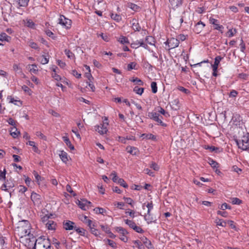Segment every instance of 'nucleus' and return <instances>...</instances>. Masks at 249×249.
I'll list each match as a JSON object with an SVG mask.
<instances>
[{
    "label": "nucleus",
    "instance_id": "obj_1",
    "mask_svg": "<svg viewBox=\"0 0 249 249\" xmlns=\"http://www.w3.org/2000/svg\"><path fill=\"white\" fill-rule=\"evenodd\" d=\"M239 148L242 150H247L249 149V133L244 134L241 139H234Z\"/></svg>",
    "mask_w": 249,
    "mask_h": 249
},
{
    "label": "nucleus",
    "instance_id": "obj_2",
    "mask_svg": "<svg viewBox=\"0 0 249 249\" xmlns=\"http://www.w3.org/2000/svg\"><path fill=\"white\" fill-rule=\"evenodd\" d=\"M36 244H35L34 249H51V242L49 238L45 236H40L36 240Z\"/></svg>",
    "mask_w": 249,
    "mask_h": 249
},
{
    "label": "nucleus",
    "instance_id": "obj_3",
    "mask_svg": "<svg viewBox=\"0 0 249 249\" xmlns=\"http://www.w3.org/2000/svg\"><path fill=\"white\" fill-rule=\"evenodd\" d=\"M36 239L33 234H30V236L25 237V244L28 248L35 249V244H36Z\"/></svg>",
    "mask_w": 249,
    "mask_h": 249
},
{
    "label": "nucleus",
    "instance_id": "obj_4",
    "mask_svg": "<svg viewBox=\"0 0 249 249\" xmlns=\"http://www.w3.org/2000/svg\"><path fill=\"white\" fill-rule=\"evenodd\" d=\"M59 21V23L65 27L66 29H68L71 28V20L66 18L64 16H60Z\"/></svg>",
    "mask_w": 249,
    "mask_h": 249
},
{
    "label": "nucleus",
    "instance_id": "obj_5",
    "mask_svg": "<svg viewBox=\"0 0 249 249\" xmlns=\"http://www.w3.org/2000/svg\"><path fill=\"white\" fill-rule=\"evenodd\" d=\"M29 226H28V228L24 226L18 227V231L20 233L21 238L30 236L31 234L30 229H29Z\"/></svg>",
    "mask_w": 249,
    "mask_h": 249
},
{
    "label": "nucleus",
    "instance_id": "obj_6",
    "mask_svg": "<svg viewBox=\"0 0 249 249\" xmlns=\"http://www.w3.org/2000/svg\"><path fill=\"white\" fill-rule=\"evenodd\" d=\"M165 44L168 45L169 47V50L171 49L175 48L178 46L179 42L178 40V39L172 37L170 39H168Z\"/></svg>",
    "mask_w": 249,
    "mask_h": 249
},
{
    "label": "nucleus",
    "instance_id": "obj_7",
    "mask_svg": "<svg viewBox=\"0 0 249 249\" xmlns=\"http://www.w3.org/2000/svg\"><path fill=\"white\" fill-rule=\"evenodd\" d=\"M210 23L214 26V29L215 30H218L221 32V33H223L221 29L224 28V27L222 25H220L219 24V21L217 19H215L211 17L209 18Z\"/></svg>",
    "mask_w": 249,
    "mask_h": 249
},
{
    "label": "nucleus",
    "instance_id": "obj_8",
    "mask_svg": "<svg viewBox=\"0 0 249 249\" xmlns=\"http://www.w3.org/2000/svg\"><path fill=\"white\" fill-rule=\"evenodd\" d=\"M105 123H103L101 124L100 125L95 126V131H97L101 135L106 134L107 131V127L105 125Z\"/></svg>",
    "mask_w": 249,
    "mask_h": 249
},
{
    "label": "nucleus",
    "instance_id": "obj_9",
    "mask_svg": "<svg viewBox=\"0 0 249 249\" xmlns=\"http://www.w3.org/2000/svg\"><path fill=\"white\" fill-rule=\"evenodd\" d=\"M205 24L201 21L198 22L194 26L193 30L196 34H199L203 29Z\"/></svg>",
    "mask_w": 249,
    "mask_h": 249
},
{
    "label": "nucleus",
    "instance_id": "obj_10",
    "mask_svg": "<svg viewBox=\"0 0 249 249\" xmlns=\"http://www.w3.org/2000/svg\"><path fill=\"white\" fill-rule=\"evenodd\" d=\"M75 223L70 220H67L66 222H63V228L66 230H74L75 226L74 225Z\"/></svg>",
    "mask_w": 249,
    "mask_h": 249
},
{
    "label": "nucleus",
    "instance_id": "obj_11",
    "mask_svg": "<svg viewBox=\"0 0 249 249\" xmlns=\"http://www.w3.org/2000/svg\"><path fill=\"white\" fill-rule=\"evenodd\" d=\"M31 199L34 204H39L41 202V196L39 195L35 192H32L31 196Z\"/></svg>",
    "mask_w": 249,
    "mask_h": 249
},
{
    "label": "nucleus",
    "instance_id": "obj_12",
    "mask_svg": "<svg viewBox=\"0 0 249 249\" xmlns=\"http://www.w3.org/2000/svg\"><path fill=\"white\" fill-rule=\"evenodd\" d=\"M141 240L143 244L148 249H154V247L152 245L151 241L146 237H143Z\"/></svg>",
    "mask_w": 249,
    "mask_h": 249
},
{
    "label": "nucleus",
    "instance_id": "obj_13",
    "mask_svg": "<svg viewBox=\"0 0 249 249\" xmlns=\"http://www.w3.org/2000/svg\"><path fill=\"white\" fill-rule=\"evenodd\" d=\"M46 227L49 230H54L56 224L52 220L48 221L45 223Z\"/></svg>",
    "mask_w": 249,
    "mask_h": 249
},
{
    "label": "nucleus",
    "instance_id": "obj_14",
    "mask_svg": "<svg viewBox=\"0 0 249 249\" xmlns=\"http://www.w3.org/2000/svg\"><path fill=\"white\" fill-rule=\"evenodd\" d=\"M173 8H177L182 5V0H169Z\"/></svg>",
    "mask_w": 249,
    "mask_h": 249
},
{
    "label": "nucleus",
    "instance_id": "obj_15",
    "mask_svg": "<svg viewBox=\"0 0 249 249\" xmlns=\"http://www.w3.org/2000/svg\"><path fill=\"white\" fill-rule=\"evenodd\" d=\"M10 135L14 138H16L20 134V132L18 130L16 126L12 127L10 130Z\"/></svg>",
    "mask_w": 249,
    "mask_h": 249
},
{
    "label": "nucleus",
    "instance_id": "obj_16",
    "mask_svg": "<svg viewBox=\"0 0 249 249\" xmlns=\"http://www.w3.org/2000/svg\"><path fill=\"white\" fill-rule=\"evenodd\" d=\"M223 58L220 55L215 57L214 58V64L212 65V68H214V69H218L220 62Z\"/></svg>",
    "mask_w": 249,
    "mask_h": 249
},
{
    "label": "nucleus",
    "instance_id": "obj_17",
    "mask_svg": "<svg viewBox=\"0 0 249 249\" xmlns=\"http://www.w3.org/2000/svg\"><path fill=\"white\" fill-rule=\"evenodd\" d=\"M59 157L63 162L66 163L68 161V154L66 152L61 151L59 154Z\"/></svg>",
    "mask_w": 249,
    "mask_h": 249
},
{
    "label": "nucleus",
    "instance_id": "obj_18",
    "mask_svg": "<svg viewBox=\"0 0 249 249\" xmlns=\"http://www.w3.org/2000/svg\"><path fill=\"white\" fill-rule=\"evenodd\" d=\"M85 199H82L81 200H77L76 204L79 207L83 210H86L87 209V206L85 201H84Z\"/></svg>",
    "mask_w": 249,
    "mask_h": 249
},
{
    "label": "nucleus",
    "instance_id": "obj_19",
    "mask_svg": "<svg viewBox=\"0 0 249 249\" xmlns=\"http://www.w3.org/2000/svg\"><path fill=\"white\" fill-rule=\"evenodd\" d=\"M83 222L87 224L89 228H91L92 227H95V223L93 222L90 219H88V217L86 216H84V219L83 220Z\"/></svg>",
    "mask_w": 249,
    "mask_h": 249
},
{
    "label": "nucleus",
    "instance_id": "obj_20",
    "mask_svg": "<svg viewBox=\"0 0 249 249\" xmlns=\"http://www.w3.org/2000/svg\"><path fill=\"white\" fill-rule=\"evenodd\" d=\"M11 39V37L8 36L6 33H2L0 35V41H5L9 42Z\"/></svg>",
    "mask_w": 249,
    "mask_h": 249
},
{
    "label": "nucleus",
    "instance_id": "obj_21",
    "mask_svg": "<svg viewBox=\"0 0 249 249\" xmlns=\"http://www.w3.org/2000/svg\"><path fill=\"white\" fill-rule=\"evenodd\" d=\"M63 141L65 142L67 146H68L71 150L74 149V146L71 144L69 138L68 137L64 136L62 138Z\"/></svg>",
    "mask_w": 249,
    "mask_h": 249
},
{
    "label": "nucleus",
    "instance_id": "obj_22",
    "mask_svg": "<svg viewBox=\"0 0 249 249\" xmlns=\"http://www.w3.org/2000/svg\"><path fill=\"white\" fill-rule=\"evenodd\" d=\"M126 149L127 150V152L132 155H136L138 152V149L135 147H127Z\"/></svg>",
    "mask_w": 249,
    "mask_h": 249
},
{
    "label": "nucleus",
    "instance_id": "obj_23",
    "mask_svg": "<svg viewBox=\"0 0 249 249\" xmlns=\"http://www.w3.org/2000/svg\"><path fill=\"white\" fill-rule=\"evenodd\" d=\"M53 216V214H45V215H41V221L43 223H46L48 221L50 220V219L51 218V217Z\"/></svg>",
    "mask_w": 249,
    "mask_h": 249
},
{
    "label": "nucleus",
    "instance_id": "obj_24",
    "mask_svg": "<svg viewBox=\"0 0 249 249\" xmlns=\"http://www.w3.org/2000/svg\"><path fill=\"white\" fill-rule=\"evenodd\" d=\"M237 33V30L234 29H230L226 33V36L228 37H231L233 36Z\"/></svg>",
    "mask_w": 249,
    "mask_h": 249
},
{
    "label": "nucleus",
    "instance_id": "obj_25",
    "mask_svg": "<svg viewBox=\"0 0 249 249\" xmlns=\"http://www.w3.org/2000/svg\"><path fill=\"white\" fill-rule=\"evenodd\" d=\"M74 230L78 233L80 235L85 236L86 233V230L81 228H78L75 226Z\"/></svg>",
    "mask_w": 249,
    "mask_h": 249
},
{
    "label": "nucleus",
    "instance_id": "obj_26",
    "mask_svg": "<svg viewBox=\"0 0 249 249\" xmlns=\"http://www.w3.org/2000/svg\"><path fill=\"white\" fill-rule=\"evenodd\" d=\"M39 59L40 63L43 65L46 64L49 62V58L45 55H41Z\"/></svg>",
    "mask_w": 249,
    "mask_h": 249
},
{
    "label": "nucleus",
    "instance_id": "obj_27",
    "mask_svg": "<svg viewBox=\"0 0 249 249\" xmlns=\"http://www.w3.org/2000/svg\"><path fill=\"white\" fill-rule=\"evenodd\" d=\"M172 108L174 110H177L179 108V100L178 99H175L172 102Z\"/></svg>",
    "mask_w": 249,
    "mask_h": 249
},
{
    "label": "nucleus",
    "instance_id": "obj_28",
    "mask_svg": "<svg viewBox=\"0 0 249 249\" xmlns=\"http://www.w3.org/2000/svg\"><path fill=\"white\" fill-rule=\"evenodd\" d=\"M204 148L207 150H209L211 152L214 151L216 153L219 152V148L213 146L205 145Z\"/></svg>",
    "mask_w": 249,
    "mask_h": 249
},
{
    "label": "nucleus",
    "instance_id": "obj_29",
    "mask_svg": "<svg viewBox=\"0 0 249 249\" xmlns=\"http://www.w3.org/2000/svg\"><path fill=\"white\" fill-rule=\"evenodd\" d=\"M89 229L90 232L94 235H95L96 237H101L100 231L97 229H95V227H92Z\"/></svg>",
    "mask_w": 249,
    "mask_h": 249
},
{
    "label": "nucleus",
    "instance_id": "obj_30",
    "mask_svg": "<svg viewBox=\"0 0 249 249\" xmlns=\"http://www.w3.org/2000/svg\"><path fill=\"white\" fill-rule=\"evenodd\" d=\"M129 80L132 82L136 83L137 84L140 86H143L144 84L143 82L137 77H132Z\"/></svg>",
    "mask_w": 249,
    "mask_h": 249
},
{
    "label": "nucleus",
    "instance_id": "obj_31",
    "mask_svg": "<svg viewBox=\"0 0 249 249\" xmlns=\"http://www.w3.org/2000/svg\"><path fill=\"white\" fill-rule=\"evenodd\" d=\"M128 7L135 12L138 11L140 9H141L140 6L133 3H128Z\"/></svg>",
    "mask_w": 249,
    "mask_h": 249
},
{
    "label": "nucleus",
    "instance_id": "obj_32",
    "mask_svg": "<svg viewBox=\"0 0 249 249\" xmlns=\"http://www.w3.org/2000/svg\"><path fill=\"white\" fill-rule=\"evenodd\" d=\"M124 221L125 223L129 227V228H130L132 229H133L134 228V227H135L136 226V224H135V223L132 220H128V219H124Z\"/></svg>",
    "mask_w": 249,
    "mask_h": 249
},
{
    "label": "nucleus",
    "instance_id": "obj_33",
    "mask_svg": "<svg viewBox=\"0 0 249 249\" xmlns=\"http://www.w3.org/2000/svg\"><path fill=\"white\" fill-rule=\"evenodd\" d=\"M29 1V0H16L18 4L22 7H26L28 4Z\"/></svg>",
    "mask_w": 249,
    "mask_h": 249
},
{
    "label": "nucleus",
    "instance_id": "obj_34",
    "mask_svg": "<svg viewBox=\"0 0 249 249\" xmlns=\"http://www.w3.org/2000/svg\"><path fill=\"white\" fill-rule=\"evenodd\" d=\"M144 219L147 221L148 224L151 223L152 222L156 223V219H154L153 217L150 215H145L144 217Z\"/></svg>",
    "mask_w": 249,
    "mask_h": 249
},
{
    "label": "nucleus",
    "instance_id": "obj_35",
    "mask_svg": "<svg viewBox=\"0 0 249 249\" xmlns=\"http://www.w3.org/2000/svg\"><path fill=\"white\" fill-rule=\"evenodd\" d=\"M142 137H143L144 138H146L148 140H155L156 139V136L152 134H142Z\"/></svg>",
    "mask_w": 249,
    "mask_h": 249
},
{
    "label": "nucleus",
    "instance_id": "obj_36",
    "mask_svg": "<svg viewBox=\"0 0 249 249\" xmlns=\"http://www.w3.org/2000/svg\"><path fill=\"white\" fill-rule=\"evenodd\" d=\"M148 116L150 119L155 121L157 118L160 116V115L159 113L157 112H149L148 114Z\"/></svg>",
    "mask_w": 249,
    "mask_h": 249
},
{
    "label": "nucleus",
    "instance_id": "obj_37",
    "mask_svg": "<svg viewBox=\"0 0 249 249\" xmlns=\"http://www.w3.org/2000/svg\"><path fill=\"white\" fill-rule=\"evenodd\" d=\"M133 91L136 93H137V94H139L140 95H141L143 93V92L144 88H139L138 86H136V87H134V88L133 89Z\"/></svg>",
    "mask_w": 249,
    "mask_h": 249
},
{
    "label": "nucleus",
    "instance_id": "obj_38",
    "mask_svg": "<svg viewBox=\"0 0 249 249\" xmlns=\"http://www.w3.org/2000/svg\"><path fill=\"white\" fill-rule=\"evenodd\" d=\"M110 16L112 19L116 21L117 22H119L122 20V17L120 15L111 13Z\"/></svg>",
    "mask_w": 249,
    "mask_h": 249
},
{
    "label": "nucleus",
    "instance_id": "obj_39",
    "mask_svg": "<svg viewBox=\"0 0 249 249\" xmlns=\"http://www.w3.org/2000/svg\"><path fill=\"white\" fill-rule=\"evenodd\" d=\"M116 231L121 233L122 235H124L128 233V231L125 229L121 227H116Z\"/></svg>",
    "mask_w": 249,
    "mask_h": 249
},
{
    "label": "nucleus",
    "instance_id": "obj_40",
    "mask_svg": "<svg viewBox=\"0 0 249 249\" xmlns=\"http://www.w3.org/2000/svg\"><path fill=\"white\" fill-rule=\"evenodd\" d=\"M118 41L123 44H128L129 43L128 38L124 36H121Z\"/></svg>",
    "mask_w": 249,
    "mask_h": 249
},
{
    "label": "nucleus",
    "instance_id": "obj_41",
    "mask_svg": "<svg viewBox=\"0 0 249 249\" xmlns=\"http://www.w3.org/2000/svg\"><path fill=\"white\" fill-rule=\"evenodd\" d=\"M141 41V39L140 40H137L135 41H133L131 44V47L135 49L138 48L139 46H140Z\"/></svg>",
    "mask_w": 249,
    "mask_h": 249
},
{
    "label": "nucleus",
    "instance_id": "obj_42",
    "mask_svg": "<svg viewBox=\"0 0 249 249\" xmlns=\"http://www.w3.org/2000/svg\"><path fill=\"white\" fill-rule=\"evenodd\" d=\"M106 242L108 244L109 246H110L112 248L116 249L117 248L116 243L113 240H111L110 239H107L106 240Z\"/></svg>",
    "mask_w": 249,
    "mask_h": 249
},
{
    "label": "nucleus",
    "instance_id": "obj_43",
    "mask_svg": "<svg viewBox=\"0 0 249 249\" xmlns=\"http://www.w3.org/2000/svg\"><path fill=\"white\" fill-rule=\"evenodd\" d=\"M151 87L152 89V92L156 93L157 92L158 88L157 86V83L156 82H152L151 84Z\"/></svg>",
    "mask_w": 249,
    "mask_h": 249
},
{
    "label": "nucleus",
    "instance_id": "obj_44",
    "mask_svg": "<svg viewBox=\"0 0 249 249\" xmlns=\"http://www.w3.org/2000/svg\"><path fill=\"white\" fill-rule=\"evenodd\" d=\"M64 52L68 58L72 59L74 57V54L70 50L66 49Z\"/></svg>",
    "mask_w": 249,
    "mask_h": 249
},
{
    "label": "nucleus",
    "instance_id": "obj_45",
    "mask_svg": "<svg viewBox=\"0 0 249 249\" xmlns=\"http://www.w3.org/2000/svg\"><path fill=\"white\" fill-rule=\"evenodd\" d=\"M137 64L135 62H131L130 63L128 64L127 65V70L128 71H130L132 69H137L136 68Z\"/></svg>",
    "mask_w": 249,
    "mask_h": 249
},
{
    "label": "nucleus",
    "instance_id": "obj_46",
    "mask_svg": "<svg viewBox=\"0 0 249 249\" xmlns=\"http://www.w3.org/2000/svg\"><path fill=\"white\" fill-rule=\"evenodd\" d=\"M218 208L222 210H225L226 209H231V206H230L226 203H224L220 206H219Z\"/></svg>",
    "mask_w": 249,
    "mask_h": 249
},
{
    "label": "nucleus",
    "instance_id": "obj_47",
    "mask_svg": "<svg viewBox=\"0 0 249 249\" xmlns=\"http://www.w3.org/2000/svg\"><path fill=\"white\" fill-rule=\"evenodd\" d=\"M117 183L123 186L124 188H127L128 185L125 183L124 180L123 178H119Z\"/></svg>",
    "mask_w": 249,
    "mask_h": 249
},
{
    "label": "nucleus",
    "instance_id": "obj_48",
    "mask_svg": "<svg viewBox=\"0 0 249 249\" xmlns=\"http://www.w3.org/2000/svg\"><path fill=\"white\" fill-rule=\"evenodd\" d=\"M33 174L35 177L36 179L38 184H39L40 181L41 180L42 177L40 176H39L38 174V173L35 171H34Z\"/></svg>",
    "mask_w": 249,
    "mask_h": 249
},
{
    "label": "nucleus",
    "instance_id": "obj_49",
    "mask_svg": "<svg viewBox=\"0 0 249 249\" xmlns=\"http://www.w3.org/2000/svg\"><path fill=\"white\" fill-rule=\"evenodd\" d=\"M46 34L49 36L50 37L52 38L53 39H55L56 37L54 36V34L50 30H48L46 31Z\"/></svg>",
    "mask_w": 249,
    "mask_h": 249
},
{
    "label": "nucleus",
    "instance_id": "obj_50",
    "mask_svg": "<svg viewBox=\"0 0 249 249\" xmlns=\"http://www.w3.org/2000/svg\"><path fill=\"white\" fill-rule=\"evenodd\" d=\"M134 244L136 245V247L139 249H143L144 247L143 246V245L142 244L141 242L139 240H135L134 242Z\"/></svg>",
    "mask_w": 249,
    "mask_h": 249
},
{
    "label": "nucleus",
    "instance_id": "obj_51",
    "mask_svg": "<svg viewBox=\"0 0 249 249\" xmlns=\"http://www.w3.org/2000/svg\"><path fill=\"white\" fill-rule=\"evenodd\" d=\"M242 201L237 197H234L232 199V203L233 204L240 205L242 203Z\"/></svg>",
    "mask_w": 249,
    "mask_h": 249
},
{
    "label": "nucleus",
    "instance_id": "obj_52",
    "mask_svg": "<svg viewBox=\"0 0 249 249\" xmlns=\"http://www.w3.org/2000/svg\"><path fill=\"white\" fill-rule=\"evenodd\" d=\"M216 225L222 226V227H226V222L224 221L223 219H219L218 221L216 222Z\"/></svg>",
    "mask_w": 249,
    "mask_h": 249
},
{
    "label": "nucleus",
    "instance_id": "obj_53",
    "mask_svg": "<svg viewBox=\"0 0 249 249\" xmlns=\"http://www.w3.org/2000/svg\"><path fill=\"white\" fill-rule=\"evenodd\" d=\"M132 27L133 28V29L135 31H140L141 29V26H140V24L139 23V22H138L137 23H136V24L133 25L132 26Z\"/></svg>",
    "mask_w": 249,
    "mask_h": 249
},
{
    "label": "nucleus",
    "instance_id": "obj_54",
    "mask_svg": "<svg viewBox=\"0 0 249 249\" xmlns=\"http://www.w3.org/2000/svg\"><path fill=\"white\" fill-rule=\"evenodd\" d=\"M187 36H185L183 34H180L178 35L177 37V39L179 42V41H184L186 39Z\"/></svg>",
    "mask_w": 249,
    "mask_h": 249
},
{
    "label": "nucleus",
    "instance_id": "obj_55",
    "mask_svg": "<svg viewBox=\"0 0 249 249\" xmlns=\"http://www.w3.org/2000/svg\"><path fill=\"white\" fill-rule=\"evenodd\" d=\"M209 163L213 168H214L217 167L218 163L213 160L210 159Z\"/></svg>",
    "mask_w": 249,
    "mask_h": 249
},
{
    "label": "nucleus",
    "instance_id": "obj_56",
    "mask_svg": "<svg viewBox=\"0 0 249 249\" xmlns=\"http://www.w3.org/2000/svg\"><path fill=\"white\" fill-rule=\"evenodd\" d=\"M101 226V228L102 229V230L104 231L106 233H110V228L107 226H105V225H100Z\"/></svg>",
    "mask_w": 249,
    "mask_h": 249
},
{
    "label": "nucleus",
    "instance_id": "obj_57",
    "mask_svg": "<svg viewBox=\"0 0 249 249\" xmlns=\"http://www.w3.org/2000/svg\"><path fill=\"white\" fill-rule=\"evenodd\" d=\"M155 121L157 122L159 124H160L162 126L166 127L167 126V124L165 123H163L161 119H160V116L157 118Z\"/></svg>",
    "mask_w": 249,
    "mask_h": 249
},
{
    "label": "nucleus",
    "instance_id": "obj_58",
    "mask_svg": "<svg viewBox=\"0 0 249 249\" xmlns=\"http://www.w3.org/2000/svg\"><path fill=\"white\" fill-rule=\"evenodd\" d=\"M240 51L243 52L245 53V51L246 50V45L244 43L243 40L242 39H241V43L240 44Z\"/></svg>",
    "mask_w": 249,
    "mask_h": 249
},
{
    "label": "nucleus",
    "instance_id": "obj_59",
    "mask_svg": "<svg viewBox=\"0 0 249 249\" xmlns=\"http://www.w3.org/2000/svg\"><path fill=\"white\" fill-rule=\"evenodd\" d=\"M94 211L96 212V213L100 214H103L106 212L105 209L102 208H96Z\"/></svg>",
    "mask_w": 249,
    "mask_h": 249
},
{
    "label": "nucleus",
    "instance_id": "obj_60",
    "mask_svg": "<svg viewBox=\"0 0 249 249\" xmlns=\"http://www.w3.org/2000/svg\"><path fill=\"white\" fill-rule=\"evenodd\" d=\"M178 89L179 91H182V92H183L184 93L187 94L190 93V91L188 89H185V88H184V87H183L182 86H179L178 88Z\"/></svg>",
    "mask_w": 249,
    "mask_h": 249
},
{
    "label": "nucleus",
    "instance_id": "obj_61",
    "mask_svg": "<svg viewBox=\"0 0 249 249\" xmlns=\"http://www.w3.org/2000/svg\"><path fill=\"white\" fill-rule=\"evenodd\" d=\"M110 176L111 177H112V179L113 181L114 182H117L119 178H118V177L117 176L116 173L114 171L113 172H112Z\"/></svg>",
    "mask_w": 249,
    "mask_h": 249
},
{
    "label": "nucleus",
    "instance_id": "obj_62",
    "mask_svg": "<svg viewBox=\"0 0 249 249\" xmlns=\"http://www.w3.org/2000/svg\"><path fill=\"white\" fill-rule=\"evenodd\" d=\"M18 188L19 192L21 193H24L27 190V188L23 185H20Z\"/></svg>",
    "mask_w": 249,
    "mask_h": 249
},
{
    "label": "nucleus",
    "instance_id": "obj_63",
    "mask_svg": "<svg viewBox=\"0 0 249 249\" xmlns=\"http://www.w3.org/2000/svg\"><path fill=\"white\" fill-rule=\"evenodd\" d=\"M31 66L33 68L30 69V72L31 73H36L37 71V65L36 64H33Z\"/></svg>",
    "mask_w": 249,
    "mask_h": 249
},
{
    "label": "nucleus",
    "instance_id": "obj_64",
    "mask_svg": "<svg viewBox=\"0 0 249 249\" xmlns=\"http://www.w3.org/2000/svg\"><path fill=\"white\" fill-rule=\"evenodd\" d=\"M133 230H134L136 232L138 233H142L144 232V231L142 229V228L137 226V225L134 227V228Z\"/></svg>",
    "mask_w": 249,
    "mask_h": 249
}]
</instances>
